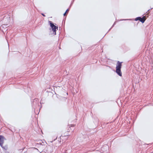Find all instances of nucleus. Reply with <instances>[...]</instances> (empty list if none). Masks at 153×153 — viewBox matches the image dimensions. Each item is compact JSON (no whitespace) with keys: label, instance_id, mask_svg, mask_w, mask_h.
I'll return each mask as SVG.
<instances>
[{"label":"nucleus","instance_id":"nucleus-1","mask_svg":"<svg viewBox=\"0 0 153 153\" xmlns=\"http://www.w3.org/2000/svg\"><path fill=\"white\" fill-rule=\"evenodd\" d=\"M48 22L50 25V26L51 27L52 31L53 32V33L54 35H56V29H58V27L55 25L51 21H49Z\"/></svg>","mask_w":153,"mask_h":153},{"label":"nucleus","instance_id":"nucleus-2","mask_svg":"<svg viewBox=\"0 0 153 153\" xmlns=\"http://www.w3.org/2000/svg\"><path fill=\"white\" fill-rule=\"evenodd\" d=\"M38 101V99H35L34 100L33 103H31L33 108H34L39 106V102H37Z\"/></svg>","mask_w":153,"mask_h":153},{"label":"nucleus","instance_id":"nucleus-3","mask_svg":"<svg viewBox=\"0 0 153 153\" xmlns=\"http://www.w3.org/2000/svg\"><path fill=\"white\" fill-rule=\"evenodd\" d=\"M145 16H143L142 18L140 17H138L135 19V20L136 21L139 20L142 23H143L146 20V19H145Z\"/></svg>","mask_w":153,"mask_h":153},{"label":"nucleus","instance_id":"nucleus-4","mask_svg":"<svg viewBox=\"0 0 153 153\" xmlns=\"http://www.w3.org/2000/svg\"><path fill=\"white\" fill-rule=\"evenodd\" d=\"M116 72L120 76H122V74L121 71V69L116 68Z\"/></svg>","mask_w":153,"mask_h":153},{"label":"nucleus","instance_id":"nucleus-5","mask_svg":"<svg viewBox=\"0 0 153 153\" xmlns=\"http://www.w3.org/2000/svg\"><path fill=\"white\" fill-rule=\"evenodd\" d=\"M122 63V62H120L119 61H118L117 62L116 68L121 69Z\"/></svg>","mask_w":153,"mask_h":153},{"label":"nucleus","instance_id":"nucleus-6","mask_svg":"<svg viewBox=\"0 0 153 153\" xmlns=\"http://www.w3.org/2000/svg\"><path fill=\"white\" fill-rule=\"evenodd\" d=\"M4 137L2 135H0V144L3 143L4 142Z\"/></svg>","mask_w":153,"mask_h":153},{"label":"nucleus","instance_id":"nucleus-7","mask_svg":"<svg viewBox=\"0 0 153 153\" xmlns=\"http://www.w3.org/2000/svg\"><path fill=\"white\" fill-rule=\"evenodd\" d=\"M69 9H68H68L66 10V11H65V13H64V14H63V15H64V16H65L66 15V13H68V12H69Z\"/></svg>","mask_w":153,"mask_h":153},{"label":"nucleus","instance_id":"nucleus-8","mask_svg":"<svg viewBox=\"0 0 153 153\" xmlns=\"http://www.w3.org/2000/svg\"><path fill=\"white\" fill-rule=\"evenodd\" d=\"M115 23H116V22H114V24H113V25H112V26L111 27V28L109 29V30H108V31H109L111 29V28L113 27L114 26V25L115 24Z\"/></svg>","mask_w":153,"mask_h":153},{"label":"nucleus","instance_id":"nucleus-9","mask_svg":"<svg viewBox=\"0 0 153 153\" xmlns=\"http://www.w3.org/2000/svg\"><path fill=\"white\" fill-rule=\"evenodd\" d=\"M3 143H2V144H0V145L1 146L2 148L3 149H5V148H4V146H3Z\"/></svg>","mask_w":153,"mask_h":153},{"label":"nucleus","instance_id":"nucleus-10","mask_svg":"<svg viewBox=\"0 0 153 153\" xmlns=\"http://www.w3.org/2000/svg\"><path fill=\"white\" fill-rule=\"evenodd\" d=\"M152 8H153H153H151V9H150L149 10L147 11L146 12V13H147L148 12H149V11H150V10H152Z\"/></svg>","mask_w":153,"mask_h":153},{"label":"nucleus","instance_id":"nucleus-11","mask_svg":"<svg viewBox=\"0 0 153 153\" xmlns=\"http://www.w3.org/2000/svg\"><path fill=\"white\" fill-rule=\"evenodd\" d=\"M41 14H42V16H45V15L43 13H41Z\"/></svg>","mask_w":153,"mask_h":153},{"label":"nucleus","instance_id":"nucleus-12","mask_svg":"<svg viewBox=\"0 0 153 153\" xmlns=\"http://www.w3.org/2000/svg\"><path fill=\"white\" fill-rule=\"evenodd\" d=\"M128 20V19H123L121 20L123 21V20Z\"/></svg>","mask_w":153,"mask_h":153},{"label":"nucleus","instance_id":"nucleus-13","mask_svg":"<svg viewBox=\"0 0 153 153\" xmlns=\"http://www.w3.org/2000/svg\"><path fill=\"white\" fill-rule=\"evenodd\" d=\"M57 136H56V138L55 139H54V140H56V139H57Z\"/></svg>","mask_w":153,"mask_h":153},{"label":"nucleus","instance_id":"nucleus-14","mask_svg":"<svg viewBox=\"0 0 153 153\" xmlns=\"http://www.w3.org/2000/svg\"><path fill=\"white\" fill-rule=\"evenodd\" d=\"M64 153H67V150H66Z\"/></svg>","mask_w":153,"mask_h":153},{"label":"nucleus","instance_id":"nucleus-15","mask_svg":"<svg viewBox=\"0 0 153 153\" xmlns=\"http://www.w3.org/2000/svg\"><path fill=\"white\" fill-rule=\"evenodd\" d=\"M72 126H73V125H71V127H73Z\"/></svg>","mask_w":153,"mask_h":153}]
</instances>
